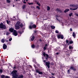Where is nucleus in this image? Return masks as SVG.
<instances>
[{"instance_id": "obj_1", "label": "nucleus", "mask_w": 78, "mask_h": 78, "mask_svg": "<svg viewBox=\"0 0 78 78\" xmlns=\"http://www.w3.org/2000/svg\"><path fill=\"white\" fill-rule=\"evenodd\" d=\"M20 27L21 28H22L23 24L20 22L18 21L15 26V28L16 30H19L20 28Z\"/></svg>"}, {"instance_id": "obj_2", "label": "nucleus", "mask_w": 78, "mask_h": 78, "mask_svg": "<svg viewBox=\"0 0 78 78\" xmlns=\"http://www.w3.org/2000/svg\"><path fill=\"white\" fill-rule=\"evenodd\" d=\"M33 23H30V25L29 26V28L30 29H32V28H35L36 27V26L35 24H33Z\"/></svg>"}, {"instance_id": "obj_3", "label": "nucleus", "mask_w": 78, "mask_h": 78, "mask_svg": "<svg viewBox=\"0 0 78 78\" xmlns=\"http://www.w3.org/2000/svg\"><path fill=\"white\" fill-rule=\"evenodd\" d=\"M0 28H2V29H6V27L5 25L3 24V23H1L0 24Z\"/></svg>"}, {"instance_id": "obj_4", "label": "nucleus", "mask_w": 78, "mask_h": 78, "mask_svg": "<svg viewBox=\"0 0 78 78\" xmlns=\"http://www.w3.org/2000/svg\"><path fill=\"white\" fill-rule=\"evenodd\" d=\"M0 28H2V29H6V27L5 25L3 24V23H1L0 24Z\"/></svg>"}, {"instance_id": "obj_5", "label": "nucleus", "mask_w": 78, "mask_h": 78, "mask_svg": "<svg viewBox=\"0 0 78 78\" xmlns=\"http://www.w3.org/2000/svg\"><path fill=\"white\" fill-rule=\"evenodd\" d=\"M67 47V46L66 45H65L64 46V48H63V50L64 51H65V53L67 54H68V53H68V50H67V49L66 48Z\"/></svg>"}, {"instance_id": "obj_6", "label": "nucleus", "mask_w": 78, "mask_h": 78, "mask_svg": "<svg viewBox=\"0 0 78 78\" xmlns=\"http://www.w3.org/2000/svg\"><path fill=\"white\" fill-rule=\"evenodd\" d=\"M35 71L36 73H38V74L40 75H42L43 73L42 72H40L39 70L36 69V68L35 69Z\"/></svg>"}, {"instance_id": "obj_7", "label": "nucleus", "mask_w": 78, "mask_h": 78, "mask_svg": "<svg viewBox=\"0 0 78 78\" xmlns=\"http://www.w3.org/2000/svg\"><path fill=\"white\" fill-rule=\"evenodd\" d=\"M43 55L44 57H45L46 58V59H47L48 58V55L47 54H46L45 53V52H43Z\"/></svg>"}, {"instance_id": "obj_8", "label": "nucleus", "mask_w": 78, "mask_h": 78, "mask_svg": "<svg viewBox=\"0 0 78 78\" xmlns=\"http://www.w3.org/2000/svg\"><path fill=\"white\" fill-rule=\"evenodd\" d=\"M17 32L16 31V30H14L13 32V35H14L15 36H17L18 34Z\"/></svg>"}, {"instance_id": "obj_9", "label": "nucleus", "mask_w": 78, "mask_h": 78, "mask_svg": "<svg viewBox=\"0 0 78 78\" xmlns=\"http://www.w3.org/2000/svg\"><path fill=\"white\" fill-rule=\"evenodd\" d=\"M46 64L48 68H50V62H46Z\"/></svg>"}, {"instance_id": "obj_10", "label": "nucleus", "mask_w": 78, "mask_h": 78, "mask_svg": "<svg viewBox=\"0 0 78 78\" xmlns=\"http://www.w3.org/2000/svg\"><path fill=\"white\" fill-rule=\"evenodd\" d=\"M48 44H46L45 45L44 47V50H45L47 49V47H48Z\"/></svg>"}, {"instance_id": "obj_11", "label": "nucleus", "mask_w": 78, "mask_h": 78, "mask_svg": "<svg viewBox=\"0 0 78 78\" xmlns=\"http://www.w3.org/2000/svg\"><path fill=\"white\" fill-rule=\"evenodd\" d=\"M9 30L10 32H11V33L14 32V28H10L9 29Z\"/></svg>"}, {"instance_id": "obj_12", "label": "nucleus", "mask_w": 78, "mask_h": 78, "mask_svg": "<svg viewBox=\"0 0 78 78\" xmlns=\"http://www.w3.org/2000/svg\"><path fill=\"white\" fill-rule=\"evenodd\" d=\"M3 49L4 50H5L6 48H7V45L5 44H3Z\"/></svg>"}, {"instance_id": "obj_13", "label": "nucleus", "mask_w": 78, "mask_h": 78, "mask_svg": "<svg viewBox=\"0 0 78 78\" xmlns=\"http://www.w3.org/2000/svg\"><path fill=\"white\" fill-rule=\"evenodd\" d=\"M55 17H56V20L59 21V22H60V20H59V19L60 17L58 16V15H56L55 16Z\"/></svg>"}, {"instance_id": "obj_14", "label": "nucleus", "mask_w": 78, "mask_h": 78, "mask_svg": "<svg viewBox=\"0 0 78 78\" xmlns=\"http://www.w3.org/2000/svg\"><path fill=\"white\" fill-rule=\"evenodd\" d=\"M35 37L34 36L32 35V36L30 37V39H31V41H33V40L34 39Z\"/></svg>"}, {"instance_id": "obj_15", "label": "nucleus", "mask_w": 78, "mask_h": 78, "mask_svg": "<svg viewBox=\"0 0 78 78\" xmlns=\"http://www.w3.org/2000/svg\"><path fill=\"white\" fill-rule=\"evenodd\" d=\"M69 48L71 51H72V50L73 48V47L72 46H69Z\"/></svg>"}, {"instance_id": "obj_16", "label": "nucleus", "mask_w": 78, "mask_h": 78, "mask_svg": "<svg viewBox=\"0 0 78 78\" xmlns=\"http://www.w3.org/2000/svg\"><path fill=\"white\" fill-rule=\"evenodd\" d=\"M73 36L74 37V38H75V37L76 36V34H75V32H74L73 33Z\"/></svg>"}, {"instance_id": "obj_17", "label": "nucleus", "mask_w": 78, "mask_h": 78, "mask_svg": "<svg viewBox=\"0 0 78 78\" xmlns=\"http://www.w3.org/2000/svg\"><path fill=\"white\" fill-rule=\"evenodd\" d=\"M70 6H74V7H76V8H78V5H70Z\"/></svg>"}, {"instance_id": "obj_18", "label": "nucleus", "mask_w": 78, "mask_h": 78, "mask_svg": "<svg viewBox=\"0 0 78 78\" xmlns=\"http://www.w3.org/2000/svg\"><path fill=\"white\" fill-rule=\"evenodd\" d=\"M61 34H58L57 35L58 38V39H60V38L61 37Z\"/></svg>"}, {"instance_id": "obj_19", "label": "nucleus", "mask_w": 78, "mask_h": 78, "mask_svg": "<svg viewBox=\"0 0 78 78\" xmlns=\"http://www.w3.org/2000/svg\"><path fill=\"white\" fill-rule=\"evenodd\" d=\"M6 22L7 24H9V25L10 23H11V22L10 21H8V20H6Z\"/></svg>"}, {"instance_id": "obj_20", "label": "nucleus", "mask_w": 78, "mask_h": 78, "mask_svg": "<svg viewBox=\"0 0 78 78\" xmlns=\"http://www.w3.org/2000/svg\"><path fill=\"white\" fill-rule=\"evenodd\" d=\"M70 10H71L72 11V10H76V9H77V8H76L74 9H72V8H70Z\"/></svg>"}, {"instance_id": "obj_21", "label": "nucleus", "mask_w": 78, "mask_h": 78, "mask_svg": "<svg viewBox=\"0 0 78 78\" xmlns=\"http://www.w3.org/2000/svg\"><path fill=\"white\" fill-rule=\"evenodd\" d=\"M69 11V9H67L65 10L64 11L65 12H68V11Z\"/></svg>"}, {"instance_id": "obj_22", "label": "nucleus", "mask_w": 78, "mask_h": 78, "mask_svg": "<svg viewBox=\"0 0 78 78\" xmlns=\"http://www.w3.org/2000/svg\"><path fill=\"white\" fill-rule=\"evenodd\" d=\"M5 39H2L1 42L2 43H4L5 42Z\"/></svg>"}, {"instance_id": "obj_23", "label": "nucleus", "mask_w": 78, "mask_h": 78, "mask_svg": "<svg viewBox=\"0 0 78 78\" xmlns=\"http://www.w3.org/2000/svg\"><path fill=\"white\" fill-rule=\"evenodd\" d=\"M50 9V8L48 6H47V10H48V11H49Z\"/></svg>"}, {"instance_id": "obj_24", "label": "nucleus", "mask_w": 78, "mask_h": 78, "mask_svg": "<svg viewBox=\"0 0 78 78\" xmlns=\"http://www.w3.org/2000/svg\"><path fill=\"white\" fill-rule=\"evenodd\" d=\"M70 69L72 70H75V69L73 67H71Z\"/></svg>"}, {"instance_id": "obj_25", "label": "nucleus", "mask_w": 78, "mask_h": 78, "mask_svg": "<svg viewBox=\"0 0 78 78\" xmlns=\"http://www.w3.org/2000/svg\"><path fill=\"white\" fill-rule=\"evenodd\" d=\"M60 37H61V39H63L64 38V36H63V35H61Z\"/></svg>"}, {"instance_id": "obj_26", "label": "nucleus", "mask_w": 78, "mask_h": 78, "mask_svg": "<svg viewBox=\"0 0 78 78\" xmlns=\"http://www.w3.org/2000/svg\"><path fill=\"white\" fill-rule=\"evenodd\" d=\"M51 28H52V29H54L55 28V27L54 26H51Z\"/></svg>"}, {"instance_id": "obj_27", "label": "nucleus", "mask_w": 78, "mask_h": 78, "mask_svg": "<svg viewBox=\"0 0 78 78\" xmlns=\"http://www.w3.org/2000/svg\"><path fill=\"white\" fill-rule=\"evenodd\" d=\"M31 47H32V48H34V44H32L31 45Z\"/></svg>"}, {"instance_id": "obj_28", "label": "nucleus", "mask_w": 78, "mask_h": 78, "mask_svg": "<svg viewBox=\"0 0 78 78\" xmlns=\"http://www.w3.org/2000/svg\"><path fill=\"white\" fill-rule=\"evenodd\" d=\"M56 11H58V12H60V11H61V10L59 9H56Z\"/></svg>"}, {"instance_id": "obj_29", "label": "nucleus", "mask_w": 78, "mask_h": 78, "mask_svg": "<svg viewBox=\"0 0 78 78\" xmlns=\"http://www.w3.org/2000/svg\"><path fill=\"white\" fill-rule=\"evenodd\" d=\"M6 1H7V3H10V2H11L10 0H6Z\"/></svg>"}, {"instance_id": "obj_30", "label": "nucleus", "mask_w": 78, "mask_h": 78, "mask_svg": "<svg viewBox=\"0 0 78 78\" xmlns=\"http://www.w3.org/2000/svg\"><path fill=\"white\" fill-rule=\"evenodd\" d=\"M25 5H24L22 7V8L23 9H25Z\"/></svg>"}, {"instance_id": "obj_31", "label": "nucleus", "mask_w": 78, "mask_h": 78, "mask_svg": "<svg viewBox=\"0 0 78 78\" xmlns=\"http://www.w3.org/2000/svg\"><path fill=\"white\" fill-rule=\"evenodd\" d=\"M9 34V32H6V35L7 36H8Z\"/></svg>"}, {"instance_id": "obj_32", "label": "nucleus", "mask_w": 78, "mask_h": 78, "mask_svg": "<svg viewBox=\"0 0 78 78\" xmlns=\"http://www.w3.org/2000/svg\"><path fill=\"white\" fill-rule=\"evenodd\" d=\"M36 8L37 9H40V7H39V6H37Z\"/></svg>"}, {"instance_id": "obj_33", "label": "nucleus", "mask_w": 78, "mask_h": 78, "mask_svg": "<svg viewBox=\"0 0 78 78\" xmlns=\"http://www.w3.org/2000/svg\"><path fill=\"white\" fill-rule=\"evenodd\" d=\"M28 4H29V5H33V3H28Z\"/></svg>"}, {"instance_id": "obj_34", "label": "nucleus", "mask_w": 78, "mask_h": 78, "mask_svg": "<svg viewBox=\"0 0 78 78\" xmlns=\"http://www.w3.org/2000/svg\"><path fill=\"white\" fill-rule=\"evenodd\" d=\"M69 44H73V41H69Z\"/></svg>"}, {"instance_id": "obj_35", "label": "nucleus", "mask_w": 78, "mask_h": 78, "mask_svg": "<svg viewBox=\"0 0 78 78\" xmlns=\"http://www.w3.org/2000/svg\"><path fill=\"white\" fill-rule=\"evenodd\" d=\"M73 13L72 12H71L69 14V16H71L72 15Z\"/></svg>"}, {"instance_id": "obj_36", "label": "nucleus", "mask_w": 78, "mask_h": 78, "mask_svg": "<svg viewBox=\"0 0 78 78\" xmlns=\"http://www.w3.org/2000/svg\"><path fill=\"white\" fill-rule=\"evenodd\" d=\"M1 78H4L5 77V76L4 75H2L1 76Z\"/></svg>"}, {"instance_id": "obj_37", "label": "nucleus", "mask_w": 78, "mask_h": 78, "mask_svg": "<svg viewBox=\"0 0 78 78\" xmlns=\"http://www.w3.org/2000/svg\"><path fill=\"white\" fill-rule=\"evenodd\" d=\"M5 78H10V77H9V76H5Z\"/></svg>"}, {"instance_id": "obj_38", "label": "nucleus", "mask_w": 78, "mask_h": 78, "mask_svg": "<svg viewBox=\"0 0 78 78\" xmlns=\"http://www.w3.org/2000/svg\"><path fill=\"white\" fill-rule=\"evenodd\" d=\"M55 33H58L59 32H58V30H56L55 31Z\"/></svg>"}, {"instance_id": "obj_39", "label": "nucleus", "mask_w": 78, "mask_h": 78, "mask_svg": "<svg viewBox=\"0 0 78 78\" xmlns=\"http://www.w3.org/2000/svg\"><path fill=\"white\" fill-rule=\"evenodd\" d=\"M37 5H38V6H41V4H40V3H38V2H37Z\"/></svg>"}, {"instance_id": "obj_40", "label": "nucleus", "mask_w": 78, "mask_h": 78, "mask_svg": "<svg viewBox=\"0 0 78 78\" xmlns=\"http://www.w3.org/2000/svg\"><path fill=\"white\" fill-rule=\"evenodd\" d=\"M9 41H12V38H10L9 39Z\"/></svg>"}, {"instance_id": "obj_41", "label": "nucleus", "mask_w": 78, "mask_h": 78, "mask_svg": "<svg viewBox=\"0 0 78 78\" xmlns=\"http://www.w3.org/2000/svg\"><path fill=\"white\" fill-rule=\"evenodd\" d=\"M2 72H3L2 70L0 69V73H2Z\"/></svg>"}, {"instance_id": "obj_42", "label": "nucleus", "mask_w": 78, "mask_h": 78, "mask_svg": "<svg viewBox=\"0 0 78 78\" xmlns=\"http://www.w3.org/2000/svg\"><path fill=\"white\" fill-rule=\"evenodd\" d=\"M75 15L76 16H77V17H78V14H77V13L75 14Z\"/></svg>"}, {"instance_id": "obj_43", "label": "nucleus", "mask_w": 78, "mask_h": 78, "mask_svg": "<svg viewBox=\"0 0 78 78\" xmlns=\"http://www.w3.org/2000/svg\"><path fill=\"white\" fill-rule=\"evenodd\" d=\"M23 31H20V34H22V33H23Z\"/></svg>"}, {"instance_id": "obj_44", "label": "nucleus", "mask_w": 78, "mask_h": 78, "mask_svg": "<svg viewBox=\"0 0 78 78\" xmlns=\"http://www.w3.org/2000/svg\"><path fill=\"white\" fill-rule=\"evenodd\" d=\"M66 43H67V44H68V43H69V40H66Z\"/></svg>"}, {"instance_id": "obj_45", "label": "nucleus", "mask_w": 78, "mask_h": 78, "mask_svg": "<svg viewBox=\"0 0 78 78\" xmlns=\"http://www.w3.org/2000/svg\"><path fill=\"white\" fill-rule=\"evenodd\" d=\"M35 61H36V60H35V59H33V62H35Z\"/></svg>"}, {"instance_id": "obj_46", "label": "nucleus", "mask_w": 78, "mask_h": 78, "mask_svg": "<svg viewBox=\"0 0 78 78\" xmlns=\"http://www.w3.org/2000/svg\"><path fill=\"white\" fill-rule=\"evenodd\" d=\"M62 25H63V26H64V23L62 22Z\"/></svg>"}, {"instance_id": "obj_47", "label": "nucleus", "mask_w": 78, "mask_h": 78, "mask_svg": "<svg viewBox=\"0 0 78 78\" xmlns=\"http://www.w3.org/2000/svg\"><path fill=\"white\" fill-rule=\"evenodd\" d=\"M72 28H70V31H72Z\"/></svg>"}, {"instance_id": "obj_48", "label": "nucleus", "mask_w": 78, "mask_h": 78, "mask_svg": "<svg viewBox=\"0 0 78 78\" xmlns=\"http://www.w3.org/2000/svg\"><path fill=\"white\" fill-rule=\"evenodd\" d=\"M68 73H69L70 72V69H69L68 70Z\"/></svg>"}, {"instance_id": "obj_49", "label": "nucleus", "mask_w": 78, "mask_h": 78, "mask_svg": "<svg viewBox=\"0 0 78 78\" xmlns=\"http://www.w3.org/2000/svg\"><path fill=\"white\" fill-rule=\"evenodd\" d=\"M25 0H24V1L23 2L24 3H26V2H25Z\"/></svg>"}, {"instance_id": "obj_50", "label": "nucleus", "mask_w": 78, "mask_h": 78, "mask_svg": "<svg viewBox=\"0 0 78 78\" xmlns=\"http://www.w3.org/2000/svg\"><path fill=\"white\" fill-rule=\"evenodd\" d=\"M58 54H59V53L58 52L56 53V55H58Z\"/></svg>"}, {"instance_id": "obj_51", "label": "nucleus", "mask_w": 78, "mask_h": 78, "mask_svg": "<svg viewBox=\"0 0 78 78\" xmlns=\"http://www.w3.org/2000/svg\"><path fill=\"white\" fill-rule=\"evenodd\" d=\"M52 75H55V74H53V73H52Z\"/></svg>"}, {"instance_id": "obj_52", "label": "nucleus", "mask_w": 78, "mask_h": 78, "mask_svg": "<svg viewBox=\"0 0 78 78\" xmlns=\"http://www.w3.org/2000/svg\"><path fill=\"white\" fill-rule=\"evenodd\" d=\"M34 67L35 68H36V66H34Z\"/></svg>"}, {"instance_id": "obj_53", "label": "nucleus", "mask_w": 78, "mask_h": 78, "mask_svg": "<svg viewBox=\"0 0 78 78\" xmlns=\"http://www.w3.org/2000/svg\"><path fill=\"white\" fill-rule=\"evenodd\" d=\"M5 41H6V42H8V40H5Z\"/></svg>"}, {"instance_id": "obj_54", "label": "nucleus", "mask_w": 78, "mask_h": 78, "mask_svg": "<svg viewBox=\"0 0 78 78\" xmlns=\"http://www.w3.org/2000/svg\"><path fill=\"white\" fill-rule=\"evenodd\" d=\"M45 60H44V62H45Z\"/></svg>"}, {"instance_id": "obj_55", "label": "nucleus", "mask_w": 78, "mask_h": 78, "mask_svg": "<svg viewBox=\"0 0 78 78\" xmlns=\"http://www.w3.org/2000/svg\"><path fill=\"white\" fill-rule=\"evenodd\" d=\"M51 65H53V64H52V63H51Z\"/></svg>"}, {"instance_id": "obj_56", "label": "nucleus", "mask_w": 78, "mask_h": 78, "mask_svg": "<svg viewBox=\"0 0 78 78\" xmlns=\"http://www.w3.org/2000/svg\"><path fill=\"white\" fill-rule=\"evenodd\" d=\"M52 78H55V77H54L52 76Z\"/></svg>"}, {"instance_id": "obj_57", "label": "nucleus", "mask_w": 78, "mask_h": 78, "mask_svg": "<svg viewBox=\"0 0 78 78\" xmlns=\"http://www.w3.org/2000/svg\"><path fill=\"white\" fill-rule=\"evenodd\" d=\"M19 0H16V1H19Z\"/></svg>"}, {"instance_id": "obj_58", "label": "nucleus", "mask_w": 78, "mask_h": 78, "mask_svg": "<svg viewBox=\"0 0 78 78\" xmlns=\"http://www.w3.org/2000/svg\"><path fill=\"white\" fill-rule=\"evenodd\" d=\"M28 0H26V2H28Z\"/></svg>"}, {"instance_id": "obj_59", "label": "nucleus", "mask_w": 78, "mask_h": 78, "mask_svg": "<svg viewBox=\"0 0 78 78\" xmlns=\"http://www.w3.org/2000/svg\"><path fill=\"white\" fill-rule=\"evenodd\" d=\"M14 69H16V67H14Z\"/></svg>"}, {"instance_id": "obj_60", "label": "nucleus", "mask_w": 78, "mask_h": 78, "mask_svg": "<svg viewBox=\"0 0 78 78\" xmlns=\"http://www.w3.org/2000/svg\"><path fill=\"white\" fill-rule=\"evenodd\" d=\"M13 18H14V19H15V17H13ZM14 18H15V19H14Z\"/></svg>"}, {"instance_id": "obj_61", "label": "nucleus", "mask_w": 78, "mask_h": 78, "mask_svg": "<svg viewBox=\"0 0 78 78\" xmlns=\"http://www.w3.org/2000/svg\"><path fill=\"white\" fill-rule=\"evenodd\" d=\"M56 1H58V0H55Z\"/></svg>"}, {"instance_id": "obj_62", "label": "nucleus", "mask_w": 78, "mask_h": 78, "mask_svg": "<svg viewBox=\"0 0 78 78\" xmlns=\"http://www.w3.org/2000/svg\"><path fill=\"white\" fill-rule=\"evenodd\" d=\"M13 7H14V5H13Z\"/></svg>"}, {"instance_id": "obj_63", "label": "nucleus", "mask_w": 78, "mask_h": 78, "mask_svg": "<svg viewBox=\"0 0 78 78\" xmlns=\"http://www.w3.org/2000/svg\"><path fill=\"white\" fill-rule=\"evenodd\" d=\"M49 78H51V77H49Z\"/></svg>"}, {"instance_id": "obj_64", "label": "nucleus", "mask_w": 78, "mask_h": 78, "mask_svg": "<svg viewBox=\"0 0 78 78\" xmlns=\"http://www.w3.org/2000/svg\"><path fill=\"white\" fill-rule=\"evenodd\" d=\"M4 34L5 35V34Z\"/></svg>"}]
</instances>
